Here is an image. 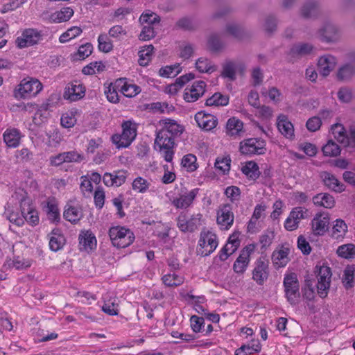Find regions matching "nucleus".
<instances>
[{"label":"nucleus","instance_id":"1","mask_svg":"<svg viewBox=\"0 0 355 355\" xmlns=\"http://www.w3.org/2000/svg\"><path fill=\"white\" fill-rule=\"evenodd\" d=\"M159 124L161 128L157 133L154 148L167 162H171L174 155L173 138L181 135L184 131V127L171 119H162Z\"/></svg>","mask_w":355,"mask_h":355},{"label":"nucleus","instance_id":"2","mask_svg":"<svg viewBox=\"0 0 355 355\" xmlns=\"http://www.w3.org/2000/svg\"><path fill=\"white\" fill-rule=\"evenodd\" d=\"M42 82L34 77L22 78L13 89V97L17 101L31 100L36 98L43 90Z\"/></svg>","mask_w":355,"mask_h":355},{"label":"nucleus","instance_id":"3","mask_svg":"<svg viewBox=\"0 0 355 355\" xmlns=\"http://www.w3.org/2000/svg\"><path fill=\"white\" fill-rule=\"evenodd\" d=\"M109 236L112 244L117 248H127L135 241L134 233L125 226L116 225L110 227Z\"/></svg>","mask_w":355,"mask_h":355},{"label":"nucleus","instance_id":"4","mask_svg":"<svg viewBox=\"0 0 355 355\" xmlns=\"http://www.w3.org/2000/svg\"><path fill=\"white\" fill-rule=\"evenodd\" d=\"M137 136V125L132 121L122 124V133L112 137V143L117 148L128 147Z\"/></svg>","mask_w":355,"mask_h":355},{"label":"nucleus","instance_id":"5","mask_svg":"<svg viewBox=\"0 0 355 355\" xmlns=\"http://www.w3.org/2000/svg\"><path fill=\"white\" fill-rule=\"evenodd\" d=\"M20 196L19 206L24 217V222L26 221L33 227L37 225L40 222L39 214L32 199L23 191H20Z\"/></svg>","mask_w":355,"mask_h":355},{"label":"nucleus","instance_id":"6","mask_svg":"<svg viewBox=\"0 0 355 355\" xmlns=\"http://www.w3.org/2000/svg\"><path fill=\"white\" fill-rule=\"evenodd\" d=\"M283 286L288 302L295 304L300 298V284L297 275L287 271L284 275Z\"/></svg>","mask_w":355,"mask_h":355},{"label":"nucleus","instance_id":"7","mask_svg":"<svg viewBox=\"0 0 355 355\" xmlns=\"http://www.w3.org/2000/svg\"><path fill=\"white\" fill-rule=\"evenodd\" d=\"M44 39L42 31L35 28H26L22 31L16 38V46L19 49L31 47L38 44Z\"/></svg>","mask_w":355,"mask_h":355},{"label":"nucleus","instance_id":"8","mask_svg":"<svg viewBox=\"0 0 355 355\" xmlns=\"http://www.w3.org/2000/svg\"><path fill=\"white\" fill-rule=\"evenodd\" d=\"M315 268L318 279V293L321 297L324 298L327 295L330 286L331 271L330 268L324 262L318 263Z\"/></svg>","mask_w":355,"mask_h":355},{"label":"nucleus","instance_id":"9","mask_svg":"<svg viewBox=\"0 0 355 355\" xmlns=\"http://www.w3.org/2000/svg\"><path fill=\"white\" fill-rule=\"evenodd\" d=\"M24 110L26 112H29L35 111L31 122H26V125L29 130H34L36 128L47 122L49 115V112L46 109L38 106L36 103H26L24 105Z\"/></svg>","mask_w":355,"mask_h":355},{"label":"nucleus","instance_id":"10","mask_svg":"<svg viewBox=\"0 0 355 355\" xmlns=\"http://www.w3.org/2000/svg\"><path fill=\"white\" fill-rule=\"evenodd\" d=\"M266 143L263 139L249 138L239 144V152L245 155H263L266 150Z\"/></svg>","mask_w":355,"mask_h":355},{"label":"nucleus","instance_id":"11","mask_svg":"<svg viewBox=\"0 0 355 355\" xmlns=\"http://www.w3.org/2000/svg\"><path fill=\"white\" fill-rule=\"evenodd\" d=\"M218 246L216 235L210 231H203L200 234L197 247V252L205 257L211 254Z\"/></svg>","mask_w":355,"mask_h":355},{"label":"nucleus","instance_id":"12","mask_svg":"<svg viewBox=\"0 0 355 355\" xmlns=\"http://www.w3.org/2000/svg\"><path fill=\"white\" fill-rule=\"evenodd\" d=\"M310 212L308 209L302 207H296L292 209L284 223V227L286 230L292 232L297 230L300 221L308 218Z\"/></svg>","mask_w":355,"mask_h":355},{"label":"nucleus","instance_id":"13","mask_svg":"<svg viewBox=\"0 0 355 355\" xmlns=\"http://www.w3.org/2000/svg\"><path fill=\"white\" fill-rule=\"evenodd\" d=\"M255 250L256 245L249 244L241 250L232 267L235 273L242 275L247 270L250 262L251 256L254 252Z\"/></svg>","mask_w":355,"mask_h":355},{"label":"nucleus","instance_id":"14","mask_svg":"<svg viewBox=\"0 0 355 355\" xmlns=\"http://www.w3.org/2000/svg\"><path fill=\"white\" fill-rule=\"evenodd\" d=\"M86 93V87L79 80L69 83L64 87L63 98L69 102H76L83 99Z\"/></svg>","mask_w":355,"mask_h":355},{"label":"nucleus","instance_id":"15","mask_svg":"<svg viewBox=\"0 0 355 355\" xmlns=\"http://www.w3.org/2000/svg\"><path fill=\"white\" fill-rule=\"evenodd\" d=\"M207 83L201 80H196L187 86L183 98L187 103H193L200 98L207 91Z\"/></svg>","mask_w":355,"mask_h":355},{"label":"nucleus","instance_id":"16","mask_svg":"<svg viewBox=\"0 0 355 355\" xmlns=\"http://www.w3.org/2000/svg\"><path fill=\"white\" fill-rule=\"evenodd\" d=\"M199 189H181L180 192L171 200L172 205L177 209H187L190 207L197 195Z\"/></svg>","mask_w":355,"mask_h":355},{"label":"nucleus","instance_id":"17","mask_svg":"<svg viewBox=\"0 0 355 355\" xmlns=\"http://www.w3.org/2000/svg\"><path fill=\"white\" fill-rule=\"evenodd\" d=\"M78 248L82 252L87 253L94 251L97 248V239L89 230L80 231L78 235Z\"/></svg>","mask_w":355,"mask_h":355},{"label":"nucleus","instance_id":"18","mask_svg":"<svg viewBox=\"0 0 355 355\" xmlns=\"http://www.w3.org/2000/svg\"><path fill=\"white\" fill-rule=\"evenodd\" d=\"M331 132L333 137L345 146H355V130L347 134L342 124L336 123L331 126Z\"/></svg>","mask_w":355,"mask_h":355},{"label":"nucleus","instance_id":"19","mask_svg":"<svg viewBox=\"0 0 355 355\" xmlns=\"http://www.w3.org/2000/svg\"><path fill=\"white\" fill-rule=\"evenodd\" d=\"M330 224V218L327 214L318 213L311 223L313 234L323 236L328 231Z\"/></svg>","mask_w":355,"mask_h":355},{"label":"nucleus","instance_id":"20","mask_svg":"<svg viewBox=\"0 0 355 355\" xmlns=\"http://www.w3.org/2000/svg\"><path fill=\"white\" fill-rule=\"evenodd\" d=\"M290 252L291 249L288 245H282L277 247L271 256L273 266L277 269L284 268L290 261Z\"/></svg>","mask_w":355,"mask_h":355},{"label":"nucleus","instance_id":"21","mask_svg":"<svg viewBox=\"0 0 355 355\" xmlns=\"http://www.w3.org/2000/svg\"><path fill=\"white\" fill-rule=\"evenodd\" d=\"M234 219V216L230 205H223L219 207L216 221L221 230L230 229L233 225Z\"/></svg>","mask_w":355,"mask_h":355},{"label":"nucleus","instance_id":"22","mask_svg":"<svg viewBox=\"0 0 355 355\" xmlns=\"http://www.w3.org/2000/svg\"><path fill=\"white\" fill-rule=\"evenodd\" d=\"M101 176L96 172L88 173L80 178V189L84 195H90L94 187L101 182Z\"/></svg>","mask_w":355,"mask_h":355},{"label":"nucleus","instance_id":"23","mask_svg":"<svg viewBox=\"0 0 355 355\" xmlns=\"http://www.w3.org/2000/svg\"><path fill=\"white\" fill-rule=\"evenodd\" d=\"M80 114L81 111L77 107H71L62 112L60 119L61 127L64 129L73 128L76 125Z\"/></svg>","mask_w":355,"mask_h":355},{"label":"nucleus","instance_id":"24","mask_svg":"<svg viewBox=\"0 0 355 355\" xmlns=\"http://www.w3.org/2000/svg\"><path fill=\"white\" fill-rule=\"evenodd\" d=\"M349 231V227L345 220L336 218L330 224V236L333 239L338 241H343Z\"/></svg>","mask_w":355,"mask_h":355},{"label":"nucleus","instance_id":"25","mask_svg":"<svg viewBox=\"0 0 355 355\" xmlns=\"http://www.w3.org/2000/svg\"><path fill=\"white\" fill-rule=\"evenodd\" d=\"M277 127L279 132L286 139L293 140L295 138V129L288 117L280 114L277 118Z\"/></svg>","mask_w":355,"mask_h":355},{"label":"nucleus","instance_id":"26","mask_svg":"<svg viewBox=\"0 0 355 355\" xmlns=\"http://www.w3.org/2000/svg\"><path fill=\"white\" fill-rule=\"evenodd\" d=\"M194 119L198 127L206 131L213 130L218 123V119L215 116L203 111L197 112Z\"/></svg>","mask_w":355,"mask_h":355},{"label":"nucleus","instance_id":"27","mask_svg":"<svg viewBox=\"0 0 355 355\" xmlns=\"http://www.w3.org/2000/svg\"><path fill=\"white\" fill-rule=\"evenodd\" d=\"M42 209L47 216L48 219L52 222H58L60 219V212L58 202L54 198H48L43 202Z\"/></svg>","mask_w":355,"mask_h":355},{"label":"nucleus","instance_id":"28","mask_svg":"<svg viewBox=\"0 0 355 355\" xmlns=\"http://www.w3.org/2000/svg\"><path fill=\"white\" fill-rule=\"evenodd\" d=\"M269 275L268 265L262 259L256 261L255 267L252 271V279L259 285H263L267 280Z\"/></svg>","mask_w":355,"mask_h":355},{"label":"nucleus","instance_id":"29","mask_svg":"<svg viewBox=\"0 0 355 355\" xmlns=\"http://www.w3.org/2000/svg\"><path fill=\"white\" fill-rule=\"evenodd\" d=\"M128 175V173L125 170L115 171L112 173H105L103 177V180L105 184L108 187H119L125 182Z\"/></svg>","mask_w":355,"mask_h":355},{"label":"nucleus","instance_id":"30","mask_svg":"<svg viewBox=\"0 0 355 355\" xmlns=\"http://www.w3.org/2000/svg\"><path fill=\"white\" fill-rule=\"evenodd\" d=\"M83 159V155L76 151L67 152L52 156L50 158L51 164L59 166L64 162H78Z\"/></svg>","mask_w":355,"mask_h":355},{"label":"nucleus","instance_id":"31","mask_svg":"<svg viewBox=\"0 0 355 355\" xmlns=\"http://www.w3.org/2000/svg\"><path fill=\"white\" fill-rule=\"evenodd\" d=\"M119 92L125 97L132 98L141 92V88L127 78H119Z\"/></svg>","mask_w":355,"mask_h":355},{"label":"nucleus","instance_id":"32","mask_svg":"<svg viewBox=\"0 0 355 355\" xmlns=\"http://www.w3.org/2000/svg\"><path fill=\"white\" fill-rule=\"evenodd\" d=\"M49 245L51 251L58 252L63 248L66 243V239L62 231L54 229L49 234Z\"/></svg>","mask_w":355,"mask_h":355},{"label":"nucleus","instance_id":"33","mask_svg":"<svg viewBox=\"0 0 355 355\" xmlns=\"http://www.w3.org/2000/svg\"><path fill=\"white\" fill-rule=\"evenodd\" d=\"M161 279L166 286L175 288L184 283V277L178 271L170 270L166 273H163Z\"/></svg>","mask_w":355,"mask_h":355},{"label":"nucleus","instance_id":"34","mask_svg":"<svg viewBox=\"0 0 355 355\" xmlns=\"http://www.w3.org/2000/svg\"><path fill=\"white\" fill-rule=\"evenodd\" d=\"M194 78L195 75L193 73L182 75L178 78L174 83L168 85L165 89V92L169 95L175 96L182 89L185 84Z\"/></svg>","mask_w":355,"mask_h":355},{"label":"nucleus","instance_id":"35","mask_svg":"<svg viewBox=\"0 0 355 355\" xmlns=\"http://www.w3.org/2000/svg\"><path fill=\"white\" fill-rule=\"evenodd\" d=\"M336 65V58L330 55L320 57L318 62L319 72L323 76H327L335 69Z\"/></svg>","mask_w":355,"mask_h":355},{"label":"nucleus","instance_id":"36","mask_svg":"<svg viewBox=\"0 0 355 355\" xmlns=\"http://www.w3.org/2000/svg\"><path fill=\"white\" fill-rule=\"evenodd\" d=\"M73 10L70 7H64L52 12L49 17L51 23L59 24L69 21L73 15Z\"/></svg>","mask_w":355,"mask_h":355},{"label":"nucleus","instance_id":"37","mask_svg":"<svg viewBox=\"0 0 355 355\" xmlns=\"http://www.w3.org/2000/svg\"><path fill=\"white\" fill-rule=\"evenodd\" d=\"M63 215L67 220L76 223L83 217V211L79 205L68 203L65 207Z\"/></svg>","mask_w":355,"mask_h":355},{"label":"nucleus","instance_id":"38","mask_svg":"<svg viewBox=\"0 0 355 355\" xmlns=\"http://www.w3.org/2000/svg\"><path fill=\"white\" fill-rule=\"evenodd\" d=\"M225 130L229 136H239L243 132V123L236 117H231L226 123Z\"/></svg>","mask_w":355,"mask_h":355},{"label":"nucleus","instance_id":"39","mask_svg":"<svg viewBox=\"0 0 355 355\" xmlns=\"http://www.w3.org/2000/svg\"><path fill=\"white\" fill-rule=\"evenodd\" d=\"M321 178L324 184L330 189L340 193L345 190V186L334 175L323 172Z\"/></svg>","mask_w":355,"mask_h":355},{"label":"nucleus","instance_id":"40","mask_svg":"<svg viewBox=\"0 0 355 355\" xmlns=\"http://www.w3.org/2000/svg\"><path fill=\"white\" fill-rule=\"evenodd\" d=\"M20 132L15 128L7 129L3 135V141L10 148H16L19 146L21 139Z\"/></svg>","mask_w":355,"mask_h":355},{"label":"nucleus","instance_id":"41","mask_svg":"<svg viewBox=\"0 0 355 355\" xmlns=\"http://www.w3.org/2000/svg\"><path fill=\"white\" fill-rule=\"evenodd\" d=\"M261 92L263 98L273 104H278L283 100L282 93L275 87L263 88Z\"/></svg>","mask_w":355,"mask_h":355},{"label":"nucleus","instance_id":"42","mask_svg":"<svg viewBox=\"0 0 355 355\" xmlns=\"http://www.w3.org/2000/svg\"><path fill=\"white\" fill-rule=\"evenodd\" d=\"M5 214L10 223L17 226H22L24 224V217L21 208L19 212L18 207L8 206Z\"/></svg>","mask_w":355,"mask_h":355},{"label":"nucleus","instance_id":"43","mask_svg":"<svg viewBox=\"0 0 355 355\" xmlns=\"http://www.w3.org/2000/svg\"><path fill=\"white\" fill-rule=\"evenodd\" d=\"M241 171L249 179L256 180L260 175L259 168L254 161L241 163Z\"/></svg>","mask_w":355,"mask_h":355},{"label":"nucleus","instance_id":"44","mask_svg":"<svg viewBox=\"0 0 355 355\" xmlns=\"http://www.w3.org/2000/svg\"><path fill=\"white\" fill-rule=\"evenodd\" d=\"M119 84V79H116L114 82L105 85L104 94L108 101L112 103H116L119 101V96L118 92H119V87L117 86Z\"/></svg>","mask_w":355,"mask_h":355},{"label":"nucleus","instance_id":"45","mask_svg":"<svg viewBox=\"0 0 355 355\" xmlns=\"http://www.w3.org/2000/svg\"><path fill=\"white\" fill-rule=\"evenodd\" d=\"M244 67L241 63L228 61L223 66V76L234 79L236 71H242Z\"/></svg>","mask_w":355,"mask_h":355},{"label":"nucleus","instance_id":"46","mask_svg":"<svg viewBox=\"0 0 355 355\" xmlns=\"http://www.w3.org/2000/svg\"><path fill=\"white\" fill-rule=\"evenodd\" d=\"M180 165L187 172L196 171L198 168L196 156L191 153L184 155L181 159Z\"/></svg>","mask_w":355,"mask_h":355},{"label":"nucleus","instance_id":"47","mask_svg":"<svg viewBox=\"0 0 355 355\" xmlns=\"http://www.w3.org/2000/svg\"><path fill=\"white\" fill-rule=\"evenodd\" d=\"M313 201L315 205L327 209H331L335 205L334 197L328 193H319L313 198Z\"/></svg>","mask_w":355,"mask_h":355},{"label":"nucleus","instance_id":"48","mask_svg":"<svg viewBox=\"0 0 355 355\" xmlns=\"http://www.w3.org/2000/svg\"><path fill=\"white\" fill-rule=\"evenodd\" d=\"M105 69V64L103 61H94L85 66L82 73L87 76H92L103 72Z\"/></svg>","mask_w":355,"mask_h":355},{"label":"nucleus","instance_id":"49","mask_svg":"<svg viewBox=\"0 0 355 355\" xmlns=\"http://www.w3.org/2000/svg\"><path fill=\"white\" fill-rule=\"evenodd\" d=\"M229 103V97L227 95L216 92L207 98L205 104L207 106H226Z\"/></svg>","mask_w":355,"mask_h":355},{"label":"nucleus","instance_id":"50","mask_svg":"<svg viewBox=\"0 0 355 355\" xmlns=\"http://www.w3.org/2000/svg\"><path fill=\"white\" fill-rule=\"evenodd\" d=\"M92 44L90 43H85L80 46L76 53L71 54V59L73 61L85 60L92 53Z\"/></svg>","mask_w":355,"mask_h":355},{"label":"nucleus","instance_id":"51","mask_svg":"<svg viewBox=\"0 0 355 355\" xmlns=\"http://www.w3.org/2000/svg\"><path fill=\"white\" fill-rule=\"evenodd\" d=\"M337 255L345 259H352L355 257V245L347 243L340 245L336 250Z\"/></svg>","mask_w":355,"mask_h":355},{"label":"nucleus","instance_id":"52","mask_svg":"<svg viewBox=\"0 0 355 355\" xmlns=\"http://www.w3.org/2000/svg\"><path fill=\"white\" fill-rule=\"evenodd\" d=\"M154 47L152 45L143 46L139 51V64L141 66H147L150 62Z\"/></svg>","mask_w":355,"mask_h":355},{"label":"nucleus","instance_id":"53","mask_svg":"<svg viewBox=\"0 0 355 355\" xmlns=\"http://www.w3.org/2000/svg\"><path fill=\"white\" fill-rule=\"evenodd\" d=\"M196 69L200 73H211L216 71V67L206 58H198L195 63Z\"/></svg>","mask_w":355,"mask_h":355},{"label":"nucleus","instance_id":"54","mask_svg":"<svg viewBox=\"0 0 355 355\" xmlns=\"http://www.w3.org/2000/svg\"><path fill=\"white\" fill-rule=\"evenodd\" d=\"M355 279V266H347L344 271L343 276V283L346 288H352L354 285Z\"/></svg>","mask_w":355,"mask_h":355},{"label":"nucleus","instance_id":"55","mask_svg":"<svg viewBox=\"0 0 355 355\" xmlns=\"http://www.w3.org/2000/svg\"><path fill=\"white\" fill-rule=\"evenodd\" d=\"M83 33V30L79 26H72L64 32L59 37L60 43H66L73 39L80 36Z\"/></svg>","mask_w":355,"mask_h":355},{"label":"nucleus","instance_id":"56","mask_svg":"<svg viewBox=\"0 0 355 355\" xmlns=\"http://www.w3.org/2000/svg\"><path fill=\"white\" fill-rule=\"evenodd\" d=\"M139 21L143 26L154 27L155 25L159 23V19L157 14L147 10L141 15Z\"/></svg>","mask_w":355,"mask_h":355},{"label":"nucleus","instance_id":"57","mask_svg":"<svg viewBox=\"0 0 355 355\" xmlns=\"http://www.w3.org/2000/svg\"><path fill=\"white\" fill-rule=\"evenodd\" d=\"M182 71L180 64H174L162 67L159 71V75L162 77H174Z\"/></svg>","mask_w":355,"mask_h":355},{"label":"nucleus","instance_id":"58","mask_svg":"<svg viewBox=\"0 0 355 355\" xmlns=\"http://www.w3.org/2000/svg\"><path fill=\"white\" fill-rule=\"evenodd\" d=\"M255 116L262 121H269L273 116L272 108L268 105H258L256 107Z\"/></svg>","mask_w":355,"mask_h":355},{"label":"nucleus","instance_id":"59","mask_svg":"<svg viewBox=\"0 0 355 355\" xmlns=\"http://www.w3.org/2000/svg\"><path fill=\"white\" fill-rule=\"evenodd\" d=\"M322 150L324 156L336 157L340 154L341 149L336 143L329 140L322 147Z\"/></svg>","mask_w":355,"mask_h":355},{"label":"nucleus","instance_id":"60","mask_svg":"<svg viewBox=\"0 0 355 355\" xmlns=\"http://www.w3.org/2000/svg\"><path fill=\"white\" fill-rule=\"evenodd\" d=\"M231 159L229 156L218 157L215 162V168L222 173L226 174L230 171Z\"/></svg>","mask_w":355,"mask_h":355},{"label":"nucleus","instance_id":"61","mask_svg":"<svg viewBox=\"0 0 355 355\" xmlns=\"http://www.w3.org/2000/svg\"><path fill=\"white\" fill-rule=\"evenodd\" d=\"M178 227L182 232H192L196 228L193 220L187 219L185 214H180L178 216Z\"/></svg>","mask_w":355,"mask_h":355},{"label":"nucleus","instance_id":"62","mask_svg":"<svg viewBox=\"0 0 355 355\" xmlns=\"http://www.w3.org/2000/svg\"><path fill=\"white\" fill-rule=\"evenodd\" d=\"M98 47L100 51L110 53L113 49L112 42L106 34H101L98 37Z\"/></svg>","mask_w":355,"mask_h":355},{"label":"nucleus","instance_id":"63","mask_svg":"<svg viewBox=\"0 0 355 355\" xmlns=\"http://www.w3.org/2000/svg\"><path fill=\"white\" fill-rule=\"evenodd\" d=\"M150 183L144 178L141 177L136 178L132 183V189L138 193H145L149 188Z\"/></svg>","mask_w":355,"mask_h":355},{"label":"nucleus","instance_id":"64","mask_svg":"<svg viewBox=\"0 0 355 355\" xmlns=\"http://www.w3.org/2000/svg\"><path fill=\"white\" fill-rule=\"evenodd\" d=\"M355 73V63H350L340 68L338 77L341 80H347L352 76Z\"/></svg>","mask_w":355,"mask_h":355}]
</instances>
